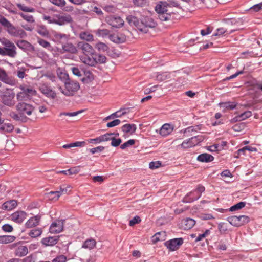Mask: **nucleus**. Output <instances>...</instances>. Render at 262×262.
<instances>
[{"label":"nucleus","mask_w":262,"mask_h":262,"mask_svg":"<svg viewBox=\"0 0 262 262\" xmlns=\"http://www.w3.org/2000/svg\"><path fill=\"white\" fill-rule=\"evenodd\" d=\"M126 114V112H121V110L118 111H117L113 114H112L111 115H109L108 116L106 117L104 119V121H106V120H110V119H113L115 117L116 118H119V117H121L122 116L125 115Z\"/></svg>","instance_id":"43"},{"label":"nucleus","mask_w":262,"mask_h":262,"mask_svg":"<svg viewBox=\"0 0 262 262\" xmlns=\"http://www.w3.org/2000/svg\"><path fill=\"white\" fill-rule=\"evenodd\" d=\"M220 107L223 108L226 110H233L235 109L237 106V103L234 102H221L219 104Z\"/></svg>","instance_id":"35"},{"label":"nucleus","mask_w":262,"mask_h":262,"mask_svg":"<svg viewBox=\"0 0 262 262\" xmlns=\"http://www.w3.org/2000/svg\"><path fill=\"white\" fill-rule=\"evenodd\" d=\"M135 143V140L134 139H130L125 142L120 146V148L124 149L127 147L133 145Z\"/></svg>","instance_id":"60"},{"label":"nucleus","mask_w":262,"mask_h":262,"mask_svg":"<svg viewBox=\"0 0 262 262\" xmlns=\"http://www.w3.org/2000/svg\"><path fill=\"white\" fill-rule=\"evenodd\" d=\"M62 50H63L62 52L61 51L62 53L67 52L71 54H75L77 51L76 47L70 42H65L62 45Z\"/></svg>","instance_id":"24"},{"label":"nucleus","mask_w":262,"mask_h":262,"mask_svg":"<svg viewBox=\"0 0 262 262\" xmlns=\"http://www.w3.org/2000/svg\"><path fill=\"white\" fill-rule=\"evenodd\" d=\"M136 125L134 124H126L122 126V130L126 134H132L136 132Z\"/></svg>","instance_id":"30"},{"label":"nucleus","mask_w":262,"mask_h":262,"mask_svg":"<svg viewBox=\"0 0 262 262\" xmlns=\"http://www.w3.org/2000/svg\"><path fill=\"white\" fill-rule=\"evenodd\" d=\"M246 205V203L244 202H240L234 205L231 206L230 209V211H235L236 210H238L243 208H244Z\"/></svg>","instance_id":"49"},{"label":"nucleus","mask_w":262,"mask_h":262,"mask_svg":"<svg viewBox=\"0 0 262 262\" xmlns=\"http://www.w3.org/2000/svg\"><path fill=\"white\" fill-rule=\"evenodd\" d=\"M252 116V112L249 111H246L243 113H242L241 115H238L232 119V122L241 121L244 120L247 118H249Z\"/></svg>","instance_id":"31"},{"label":"nucleus","mask_w":262,"mask_h":262,"mask_svg":"<svg viewBox=\"0 0 262 262\" xmlns=\"http://www.w3.org/2000/svg\"><path fill=\"white\" fill-rule=\"evenodd\" d=\"M109 136H111V134L107 133L96 138L89 139L87 141L89 143L98 144L102 142L110 141Z\"/></svg>","instance_id":"23"},{"label":"nucleus","mask_w":262,"mask_h":262,"mask_svg":"<svg viewBox=\"0 0 262 262\" xmlns=\"http://www.w3.org/2000/svg\"><path fill=\"white\" fill-rule=\"evenodd\" d=\"M0 42L4 46L3 48L0 47V55L15 58L17 55V51L14 43L5 38L1 39Z\"/></svg>","instance_id":"3"},{"label":"nucleus","mask_w":262,"mask_h":262,"mask_svg":"<svg viewBox=\"0 0 262 262\" xmlns=\"http://www.w3.org/2000/svg\"><path fill=\"white\" fill-rule=\"evenodd\" d=\"M67 260V257L63 255H60L52 260V262H66Z\"/></svg>","instance_id":"63"},{"label":"nucleus","mask_w":262,"mask_h":262,"mask_svg":"<svg viewBox=\"0 0 262 262\" xmlns=\"http://www.w3.org/2000/svg\"><path fill=\"white\" fill-rule=\"evenodd\" d=\"M0 80L4 83L11 86H14L16 84V80L12 77H9L6 72L0 68Z\"/></svg>","instance_id":"15"},{"label":"nucleus","mask_w":262,"mask_h":262,"mask_svg":"<svg viewBox=\"0 0 262 262\" xmlns=\"http://www.w3.org/2000/svg\"><path fill=\"white\" fill-rule=\"evenodd\" d=\"M79 37L81 39L87 41H91L93 40V35L89 32H82L80 33Z\"/></svg>","instance_id":"41"},{"label":"nucleus","mask_w":262,"mask_h":262,"mask_svg":"<svg viewBox=\"0 0 262 262\" xmlns=\"http://www.w3.org/2000/svg\"><path fill=\"white\" fill-rule=\"evenodd\" d=\"M161 166V163L159 161H155V162H154V161L151 162L149 163V167L151 169H155L158 168L160 167Z\"/></svg>","instance_id":"62"},{"label":"nucleus","mask_w":262,"mask_h":262,"mask_svg":"<svg viewBox=\"0 0 262 262\" xmlns=\"http://www.w3.org/2000/svg\"><path fill=\"white\" fill-rule=\"evenodd\" d=\"M55 24L59 26L65 25L73 22V18L69 14L57 15L55 18Z\"/></svg>","instance_id":"16"},{"label":"nucleus","mask_w":262,"mask_h":262,"mask_svg":"<svg viewBox=\"0 0 262 262\" xmlns=\"http://www.w3.org/2000/svg\"><path fill=\"white\" fill-rule=\"evenodd\" d=\"M204 138L202 136H196L188 140H184L181 146L183 148H188L198 145L199 143L203 141Z\"/></svg>","instance_id":"11"},{"label":"nucleus","mask_w":262,"mask_h":262,"mask_svg":"<svg viewBox=\"0 0 262 262\" xmlns=\"http://www.w3.org/2000/svg\"><path fill=\"white\" fill-rule=\"evenodd\" d=\"M5 8L10 13L16 14H17L16 9L14 6L11 4H6L4 6Z\"/></svg>","instance_id":"59"},{"label":"nucleus","mask_w":262,"mask_h":262,"mask_svg":"<svg viewBox=\"0 0 262 262\" xmlns=\"http://www.w3.org/2000/svg\"><path fill=\"white\" fill-rule=\"evenodd\" d=\"M168 8V2L166 1H160L156 5L155 10L161 21H166L171 19L173 13L170 12Z\"/></svg>","instance_id":"2"},{"label":"nucleus","mask_w":262,"mask_h":262,"mask_svg":"<svg viewBox=\"0 0 262 262\" xmlns=\"http://www.w3.org/2000/svg\"><path fill=\"white\" fill-rule=\"evenodd\" d=\"M70 188V186H66L65 185L60 186V190L55 191H51V193H56L57 199H58L62 194H65L68 191V189Z\"/></svg>","instance_id":"39"},{"label":"nucleus","mask_w":262,"mask_h":262,"mask_svg":"<svg viewBox=\"0 0 262 262\" xmlns=\"http://www.w3.org/2000/svg\"><path fill=\"white\" fill-rule=\"evenodd\" d=\"M161 234L165 235V233L158 232L155 234V235L152 237V241L153 243H156L159 241L164 240V238L161 237Z\"/></svg>","instance_id":"56"},{"label":"nucleus","mask_w":262,"mask_h":262,"mask_svg":"<svg viewBox=\"0 0 262 262\" xmlns=\"http://www.w3.org/2000/svg\"><path fill=\"white\" fill-rule=\"evenodd\" d=\"M39 90L42 94L49 98L54 99L57 96L56 93L52 89L50 84L47 83H40L39 86Z\"/></svg>","instance_id":"9"},{"label":"nucleus","mask_w":262,"mask_h":262,"mask_svg":"<svg viewBox=\"0 0 262 262\" xmlns=\"http://www.w3.org/2000/svg\"><path fill=\"white\" fill-rule=\"evenodd\" d=\"M41 215H37L30 218L25 223V227L27 228H32L38 226L41 220Z\"/></svg>","instance_id":"21"},{"label":"nucleus","mask_w":262,"mask_h":262,"mask_svg":"<svg viewBox=\"0 0 262 262\" xmlns=\"http://www.w3.org/2000/svg\"><path fill=\"white\" fill-rule=\"evenodd\" d=\"M7 31L10 35L15 37L24 38L27 36V34L24 30L16 28L12 24L9 27Z\"/></svg>","instance_id":"14"},{"label":"nucleus","mask_w":262,"mask_h":262,"mask_svg":"<svg viewBox=\"0 0 262 262\" xmlns=\"http://www.w3.org/2000/svg\"><path fill=\"white\" fill-rule=\"evenodd\" d=\"M183 238H176L168 240L164 243V245L169 251H174L177 250L183 244Z\"/></svg>","instance_id":"10"},{"label":"nucleus","mask_w":262,"mask_h":262,"mask_svg":"<svg viewBox=\"0 0 262 262\" xmlns=\"http://www.w3.org/2000/svg\"><path fill=\"white\" fill-rule=\"evenodd\" d=\"M126 19L130 26L135 27L139 31L145 33L148 31L149 28H154L157 25L155 20L149 16H143L139 20L135 16L128 15Z\"/></svg>","instance_id":"1"},{"label":"nucleus","mask_w":262,"mask_h":262,"mask_svg":"<svg viewBox=\"0 0 262 262\" xmlns=\"http://www.w3.org/2000/svg\"><path fill=\"white\" fill-rule=\"evenodd\" d=\"M88 8L89 9L90 11L95 12L98 16H102L103 14L101 9L94 5H91L90 7H88Z\"/></svg>","instance_id":"52"},{"label":"nucleus","mask_w":262,"mask_h":262,"mask_svg":"<svg viewBox=\"0 0 262 262\" xmlns=\"http://www.w3.org/2000/svg\"><path fill=\"white\" fill-rule=\"evenodd\" d=\"M17 205V201L12 200L5 202L2 205V209L7 210H11L16 207Z\"/></svg>","instance_id":"29"},{"label":"nucleus","mask_w":262,"mask_h":262,"mask_svg":"<svg viewBox=\"0 0 262 262\" xmlns=\"http://www.w3.org/2000/svg\"><path fill=\"white\" fill-rule=\"evenodd\" d=\"M234 30H231L230 32H228L227 30L224 28H218L216 30V32L212 35L214 36H226V35H229L233 33Z\"/></svg>","instance_id":"38"},{"label":"nucleus","mask_w":262,"mask_h":262,"mask_svg":"<svg viewBox=\"0 0 262 262\" xmlns=\"http://www.w3.org/2000/svg\"><path fill=\"white\" fill-rule=\"evenodd\" d=\"M16 45L18 48L24 51L32 52L34 51V47L28 41L25 40H20L16 42Z\"/></svg>","instance_id":"19"},{"label":"nucleus","mask_w":262,"mask_h":262,"mask_svg":"<svg viewBox=\"0 0 262 262\" xmlns=\"http://www.w3.org/2000/svg\"><path fill=\"white\" fill-rule=\"evenodd\" d=\"M50 1L54 5L60 7H63L66 4L65 0H50Z\"/></svg>","instance_id":"61"},{"label":"nucleus","mask_w":262,"mask_h":262,"mask_svg":"<svg viewBox=\"0 0 262 262\" xmlns=\"http://www.w3.org/2000/svg\"><path fill=\"white\" fill-rule=\"evenodd\" d=\"M95 52L89 54L83 55L80 56L81 61L84 64L89 66H95L96 65V59L94 56Z\"/></svg>","instance_id":"17"},{"label":"nucleus","mask_w":262,"mask_h":262,"mask_svg":"<svg viewBox=\"0 0 262 262\" xmlns=\"http://www.w3.org/2000/svg\"><path fill=\"white\" fill-rule=\"evenodd\" d=\"M79 88V83L72 80L64 81V89H63L61 86L58 88L60 92L66 96H73Z\"/></svg>","instance_id":"5"},{"label":"nucleus","mask_w":262,"mask_h":262,"mask_svg":"<svg viewBox=\"0 0 262 262\" xmlns=\"http://www.w3.org/2000/svg\"><path fill=\"white\" fill-rule=\"evenodd\" d=\"M16 237L13 235H0V244H7L13 242Z\"/></svg>","instance_id":"33"},{"label":"nucleus","mask_w":262,"mask_h":262,"mask_svg":"<svg viewBox=\"0 0 262 262\" xmlns=\"http://www.w3.org/2000/svg\"><path fill=\"white\" fill-rule=\"evenodd\" d=\"M19 88L21 91L16 94V98L19 102L31 99V97L36 94V91L30 86L20 85Z\"/></svg>","instance_id":"6"},{"label":"nucleus","mask_w":262,"mask_h":262,"mask_svg":"<svg viewBox=\"0 0 262 262\" xmlns=\"http://www.w3.org/2000/svg\"><path fill=\"white\" fill-rule=\"evenodd\" d=\"M58 239V236H50L43 238L41 240V243L46 246H52L57 243Z\"/></svg>","instance_id":"27"},{"label":"nucleus","mask_w":262,"mask_h":262,"mask_svg":"<svg viewBox=\"0 0 262 262\" xmlns=\"http://www.w3.org/2000/svg\"><path fill=\"white\" fill-rule=\"evenodd\" d=\"M54 39L57 41L61 43L62 45L64 44L68 40V36L64 34L56 33L54 35Z\"/></svg>","instance_id":"34"},{"label":"nucleus","mask_w":262,"mask_h":262,"mask_svg":"<svg viewBox=\"0 0 262 262\" xmlns=\"http://www.w3.org/2000/svg\"><path fill=\"white\" fill-rule=\"evenodd\" d=\"M237 219H238L239 227L249 223L250 221L249 217L246 215H239L237 216Z\"/></svg>","instance_id":"51"},{"label":"nucleus","mask_w":262,"mask_h":262,"mask_svg":"<svg viewBox=\"0 0 262 262\" xmlns=\"http://www.w3.org/2000/svg\"><path fill=\"white\" fill-rule=\"evenodd\" d=\"M96 244L95 239L93 238L88 239L84 242L82 247L85 249H92L95 247Z\"/></svg>","instance_id":"36"},{"label":"nucleus","mask_w":262,"mask_h":262,"mask_svg":"<svg viewBox=\"0 0 262 262\" xmlns=\"http://www.w3.org/2000/svg\"><path fill=\"white\" fill-rule=\"evenodd\" d=\"M213 160V156L207 153L200 154L197 157V160L202 162H210Z\"/></svg>","instance_id":"28"},{"label":"nucleus","mask_w":262,"mask_h":262,"mask_svg":"<svg viewBox=\"0 0 262 262\" xmlns=\"http://www.w3.org/2000/svg\"><path fill=\"white\" fill-rule=\"evenodd\" d=\"M156 79L160 82L170 78V74L168 72L157 73L155 76Z\"/></svg>","instance_id":"37"},{"label":"nucleus","mask_w":262,"mask_h":262,"mask_svg":"<svg viewBox=\"0 0 262 262\" xmlns=\"http://www.w3.org/2000/svg\"><path fill=\"white\" fill-rule=\"evenodd\" d=\"M19 15L25 20L29 23H34L35 20L31 15L25 14L23 13H19Z\"/></svg>","instance_id":"54"},{"label":"nucleus","mask_w":262,"mask_h":262,"mask_svg":"<svg viewBox=\"0 0 262 262\" xmlns=\"http://www.w3.org/2000/svg\"><path fill=\"white\" fill-rule=\"evenodd\" d=\"M95 48L99 51V52H107L108 50V47L103 42H98L95 45Z\"/></svg>","instance_id":"47"},{"label":"nucleus","mask_w":262,"mask_h":262,"mask_svg":"<svg viewBox=\"0 0 262 262\" xmlns=\"http://www.w3.org/2000/svg\"><path fill=\"white\" fill-rule=\"evenodd\" d=\"M8 248L14 250V254L17 257H24L28 253V247L26 246L23 245L21 242L10 244Z\"/></svg>","instance_id":"8"},{"label":"nucleus","mask_w":262,"mask_h":262,"mask_svg":"<svg viewBox=\"0 0 262 262\" xmlns=\"http://www.w3.org/2000/svg\"><path fill=\"white\" fill-rule=\"evenodd\" d=\"M78 47L80 49L83 55L89 54L95 52L93 47L89 43L85 42H80L78 44Z\"/></svg>","instance_id":"25"},{"label":"nucleus","mask_w":262,"mask_h":262,"mask_svg":"<svg viewBox=\"0 0 262 262\" xmlns=\"http://www.w3.org/2000/svg\"><path fill=\"white\" fill-rule=\"evenodd\" d=\"M173 130V127L169 124H164L160 130V134L162 136L169 135Z\"/></svg>","instance_id":"32"},{"label":"nucleus","mask_w":262,"mask_h":262,"mask_svg":"<svg viewBox=\"0 0 262 262\" xmlns=\"http://www.w3.org/2000/svg\"><path fill=\"white\" fill-rule=\"evenodd\" d=\"M42 233V230L40 228H37L30 230L28 235L32 238H36L40 236Z\"/></svg>","instance_id":"40"},{"label":"nucleus","mask_w":262,"mask_h":262,"mask_svg":"<svg viewBox=\"0 0 262 262\" xmlns=\"http://www.w3.org/2000/svg\"><path fill=\"white\" fill-rule=\"evenodd\" d=\"M0 23L4 27H6L7 29L12 25V24L7 18L3 16H0Z\"/></svg>","instance_id":"58"},{"label":"nucleus","mask_w":262,"mask_h":262,"mask_svg":"<svg viewBox=\"0 0 262 262\" xmlns=\"http://www.w3.org/2000/svg\"><path fill=\"white\" fill-rule=\"evenodd\" d=\"M14 129V126L10 122H5V120L1 118L0 132L3 133H11Z\"/></svg>","instance_id":"22"},{"label":"nucleus","mask_w":262,"mask_h":262,"mask_svg":"<svg viewBox=\"0 0 262 262\" xmlns=\"http://www.w3.org/2000/svg\"><path fill=\"white\" fill-rule=\"evenodd\" d=\"M110 140H111V144L113 147L118 146L122 142V140L120 138L116 139L115 137H111L109 136Z\"/></svg>","instance_id":"55"},{"label":"nucleus","mask_w":262,"mask_h":262,"mask_svg":"<svg viewBox=\"0 0 262 262\" xmlns=\"http://www.w3.org/2000/svg\"><path fill=\"white\" fill-rule=\"evenodd\" d=\"M227 142L226 141H222L221 143L215 144L210 146L211 148H213V149H210L211 151L216 150H221L223 149L224 147L227 145Z\"/></svg>","instance_id":"42"},{"label":"nucleus","mask_w":262,"mask_h":262,"mask_svg":"<svg viewBox=\"0 0 262 262\" xmlns=\"http://www.w3.org/2000/svg\"><path fill=\"white\" fill-rule=\"evenodd\" d=\"M2 228L5 232H11L13 230V227L8 224L3 225Z\"/></svg>","instance_id":"64"},{"label":"nucleus","mask_w":262,"mask_h":262,"mask_svg":"<svg viewBox=\"0 0 262 262\" xmlns=\"http://www.w3.org/2000/svg\"><path fill=\"white\" fill-rule=\"evenodd\" d=\"M27 214L25 211H18L11 215V220L15 223H21L26 217Z\"/></svg>","instance_id":"20"},{"label":"nucleus","mask_w":262,"mask_h":262,"mask_svg":"<svg viewBox=\"0 0 262 262\" xmlns=\"http://www.w3.org/2000/svg\"><path fill=\"white\" fill-rule=\"evenodd\" d=\"M185 225V229H189L192 228L195 224V221L191 218H187L184 221Z\"/></svg>","instance_id":"48"},{"label":"nucleus","mask_w":262,"mask_h":262,"mask_svg":"<svg viewBox=\"0 0 262 262\" xmlns=\"http://www.w3.org/2000/svg\"><path fill=\"white\" fill-rule=\"evenodd\" d=\"M110 31L108 29H99L96 31V34L99 37H105L107 36H110Z\"/></svg>","instance_id":"45"},{"label":"nucleus","mask_w":262,"mask_h":262,"mask_svg":"<svg viewBox=\"0 0 262 262\" xmlns=\"http://www.w3.org/2000/svg\"><path fill=\"white\" fill-rule=\"evenodd\" d=\"M37 42L41 46L46 49H50V48L51 47L49 42L42 38H38Z\"/></svg>","instance_id":"57"},{"label":"nucleus","mask_w":262,"mask_h":262,"mask_svg":"<svg viewBox=\"0 0 262 262\" xmlns=\"http://www.w3.org/2000/svg\"><path fill=\"white\" fill-rule=\"evenodd\" d=\"M109 38L116 43H121L126 41L125 36L121 33L111 34L109 36Z\"/></svg>","instance_id":"26"},{"label":"nucleus","mask_w":262,"mask_h":262,"mask_svg":"<svg viewBox=\"0 0 262 262\" xmlns=\"http://www.w3.org/2000/svg\"><path fill=\"white\" fill-rule=\"evenodd\" d=\"M16 110L21 114H27L31 115L34 110L33 106L28 103L20 102L16 105Z\"/></svg>","instance_id":"12"},{"label":"nucleus","mask_w":262,"mask_h":262,"mask_svg":"<svg viewBox=\"0 0 262 262\" xmlns=\"http://www.w3.org/2000/svg\"><path fill=\"white\" fill-rule=\"evenodd\" d=\"M64 220H58L52 223L50 227L51 233H59L63 229Z\"/></svg>","instance_id":"18"},{"label":"nucleus","mask_w":262,"mask_h":262,"mask_svg":"<svg viewBox=\"0 0 262 262\" xmlns=\"http://www.w3.org/2000/svg\"><path fill=\"white\" fill-rule=\"evenodd\" d=\"M133 3L135 6L142 7L147 5V0H133Z\"/></svg>","instance_id":"53"},{"label":"nucleus","mask_w":262,"mask_h":262,"mask_svg":"<svg viewBox=\"0 0 262 262\" xmlns=\"http://www.w3.org/2000/svg\"><path fill=\"white\" fill-rule=\"evenodd\" d=\"M15 94L14 90L11 88H5L0 90V98L2 102L6 106L12 107L15 104Z\"/></svg>","instance_id":"4"},{"label":"nucleus","mask_w":262,"mask_h":262,"mask_svg":"<svg viewBox=\"0 0 262 262\" xmlns=\"http://www.w3.org/2000/svg\"><path fill=\"white\" fill-rule=\"evenodd\" d=\"M106 23L114 28H120L124 25V20L117 15H110L106 18Z\"/></svg>","instance_id":"13"},{"label":"nucleus","mask_w":262,"mask_h":262,"mask_svg":"<svg viewBox=\"0 0 262 262\" xmlns=\"http://www.w3.org/2000/svg\"><path fill=\"white\" fill-rule=\"evenodd\" d=\"M16 5L19 8L20 10L24 12H34L35 11L34 8L32 7H28L20 3H17Z\"/></svg>","instance_id":"50"},{"label":"nucleus","mask_w":262,"mask_h":262,"mask_svg":"<svg viewBox=\"0 0 262 262\" xmlns=\"http://www.w3.org/2000/svg\"><path fill=\"white\" fill-rule=\"evenodd\" d=\"M205 190V187L199 185L195 189L188 193L183 199L182 202L185 203H190L198 200L202 195V193Z\"/></svg>","instance_id":"7"},{"label":"nucleus","mask_w":262,"mask_h":262,"mask_svg":"<svg viewBox=\"0 0 262 262\" xmlns=\"http://www.w3.org/2000/svg\"><path fill=\"white\" fill-rule=\"evenodd\" d=\"M227 220L231 225L235 227H239L237 216H231L227 217Z\"/></svg>","instance_id":"46"},{"label":"nucleus","mask_w":262,"mask_h":262,"mask_svg":"<svg viewBox=\"0 0 262 262\" xmlns=\"http://www.w3.org/2000/svg\"><path fill=\"white\" fill-rule=\"evenodd\" d=\"M94 56L96 59V64L98 63L102 64L106 62V57L104 55L95 52Z\"/></svg>","instance_id":"44"}]
</instances>
